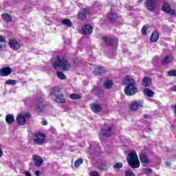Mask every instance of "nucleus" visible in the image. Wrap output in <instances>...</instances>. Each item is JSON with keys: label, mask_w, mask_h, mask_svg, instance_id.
<instances>
[{"label": "nucleus", "mask_w": 176, "mask_h": 176, "mask_svg": "<svg viewBox=\"0 0 176 176\" xmlns=\"http://www.w3.org/2000/svg\"><path fill=\"white\" fill-rule=\"evenodd\" d=\"M166 166H170V162H166Z\"/></svg>", "instance_id": "obj_52"}, {"label": "nucleus", "mask_w": 176, "mask_h": 176, "mask_svg": "<svg viewBox=\"0 0 176 176\" xmlns=\"http://www.w3.org/2000/svg\"><path fill=\"white\" fill-rule=\"evenodd\" d=\"M52 67L54 69L62 68L63 71H68L71 69V63L64 58L58 57L57 60L52 64Z\"/></svg>", "instance_id": "obj_2"}, {"label": "nucleus", "mask_w": 176, "mask_h": 176, "mask_svg": "<svg viewBox=\"0 0 176 176\" xmlns=\"http://www.w3.org/2000/svg\"><path fill=\"white\" fill-rule=\"evenodd\" d=\"M98 169L100 170L101 171H107V170H108V168H107V165L105 164H100L98 166Z\"/></svg>", "instance_id": "obj_34"}, {"label": "nucleus", "mask_w": 176, "mask_h": 176, "mask_svg": "<svg viewBox=\"0 0 176 176\" xmlns=\"http://www.w3.org/2000/svg\"><path fill=\"white\" fill-rule=\"evenodd\" d=\"M144 119H149L150 116L148 114H144Z\"/></svg>", "instance_id": "obj_46"}, {"label": "nucleus", "mask_w": 176, "mask_h": 176, "mask_svg": "<svg viewBox=\"0 0 176 176\" xmlns=\"http://www.w3.org/2000/svg\"><path fill=\"white\" fill-rule=\"evenodd\" d=\"M159 39V33L153 32L151 36V42H157Z\"/></svg>", "instance_id": "obj_21"}, {"label": "nucleus", "mask_w": 176, "mask_h": 176, "mask_svg": "<svg viewBox=\"0 0 176 176\" xmlns=\"http://www.w3.org/2000/svg\"><path fill=\"white\" fill-rule=\"evenodd\" d=\"M89 13V9L84 8L81 12L78 13V18L80 19V20H85Z\"/></svg>", "instance_id": "obj_16"}, {"label": "nucleus", "mask_w": 176, "mask_h": 176, "mask_svg": "<svg viewBox=\"0 0 176 176\" xmlns=\"http://www.w3.org/2000/svg\"><path fill=\"white\" fill-rule=\"evenodd\" d=\"M2 19H3L5 21H10L12 20V16L9 15V14H3L2 15Z\"/></svg>", "instance_id": "obj_31"}, {"label": "nucleus", "mask_w": 176, "mask_h": 176, "mask_svg": "<svg viewBox=\"0 0 176 176\" xmlns=\"http://www.w3.org/2000/svg\"><path fill=\"white\" fill-rule=\"evenodd\" d=\"M93 112H94L95 113H98V112H101V105L100 104H94L91 107Z\"/></svg>", "instance_id": "obj_19"}, {"label": "nucleus", "mask_w": 176, "mask_h": 176, "mask_svg": "<svg viewBox=\"0 0 176 176\" xmlns=\"http://www.w3.org/2000/svg\"><path fill=\"white\" fill-rule=\"evenodd\" d=\"M124 85H126L124 93L126 96H134L137 94V87L135 86V80L132 76H126L123 80Z\"/></svg>", "instance_id": "obj_1"}, {"label": "nucleus", "mask_w": 176, "mask_h": 176, "mask_svg": "<svg viewBox=\"0 0 176 176\" xmlns=\"http://www.w3.org/2000/svg\"><path fill=\"white\" fill-rule=\"evenodd\" d=\"M62 24H63V25H67V27L72 26V22H71L69 19H63L62 21Z\"/></svg>", "instance_id": "obj_28"}, {"label": "nucleus", "mask_w": 176, "mask_h": 176, "mask_svg": "<svg viewBox=\"0 0 176 176\" xmlns=\"http://www.w3.org/2000/svg\"><path fill=\"white\" fill-rule=\"evenodd\" d=\"M144 94L147 97H152L155 94V92L151 90L150 89L146 88L144 90Z\"/></svg>", "instance_id": "obj_23"}, {"label": "nucleus", "mask_w": 176, "mask_h": 176, "mask_svg": "<svg viewBox=\"0 0 176 176\" xmlns=\"http://www.w3.org/2000/svg\"><path fill=\"white\" fill-rule=\"evenodd\" d=\"M139 1V2H142V1H144V0H138Z\"/></svg>", "instance_id": "obj_53"}, {"label": "nucleus", "mask_w": 176, "mask_h": 176, "mask_svg": "<svg viewBox=\"0 0 176 176\" xmlns=\"http://www.w3.org/2000/svg\"><path fill=\"white\" fill-rule=\"evenodd\" d=\"M6 41H5V38H3V36H0V43H5Z\"/></svg>", "instance_id": "obj_43"}, {"label": "nucleus", "mask_w": 176, "mask_h": 176, "mask_svg": "<svg viewBox=\"0 0 176 176\" xmlns=\"http://www.w3.org/2000/svg\"><path fill=\"white\" fill-rule=\"evenodd\" d=\"M82 35H90L93 32V26L90 25H85L81 29Z\"/></svg>", "instance_id": "obj_12"}, {"label": "nucleus", "mask_w": 176, "mask_h": 176, "mask_svg": "<svg viewBox=\"0 0 176 176\" xmlns=\"http://www.w3.org/2000/svg\"><path fill=\"white\" fill-rule=\"evenodd\" d=\"M32 158L34 162V166H36V167H41V166H42V163H43V160L41 158V157L34 155H33Z\"/></svg>", "instance_id": "obj_15"}, {"label": "nucleus", "mask_w": 176, "mask_h": 176, "mask_svg": "<svg viewBox=\"0 0 176 176\" xmlns=\"http://www.w3.org/2000/svg\"><path fill=\"white\" fill-rule=\"evenodd\" d=\"M167 13H168V14H171V16H175L176 15L175 10H173V9L169 10Z\"/></svg>", "instance_id": "obj_40"}, {"label": "nucleus", "mask_w": 176, "mask_h": 176, "mask_svg": "<svg viewBox=\"0 0 176 176\" xmlns=\"http://www.w3.org/2000/svg\"><path fill=\"white\" fill-rule=\"evenodd\" d=\"M46 108V102L43 98H38L36 102V111L43 112Z\"/></svg>", "instance_id": "obj_7"}, {"label": "nucleus", "mask_w": 176, "mask_h": 176, "mask_svg": "<svg viewBox=\"0 0 176 176\" xmlns=\"http://www.w3.org/2000/svg\"><path fill=\"white\" fill-rule=\"evenodd\" d=\"M139 157L143 166H148V164H151V158H149L145 153H140Z\"/></svg>", "instance_id": "obj_11"}, {"label": "nucleus", "mask_w": 176, "mask_h": 176, "mask_svg": "<svg viewBox=\"0 0 176 176\" xmlns=\"http://www.w3.org/2000/svg\"><path fill=\"white\" fill-rule=\"evenodd\" d=\"M25 176H32V175H31V173H30L29 172H25Z\"/></svg>", "instance_id": "obj_49"}, {"label": "nucleus", "mask_w": 176, "mask_h": 176, "mask_svg": "<svg viewBox=\"0 0 176 176\" xmlns=\"http://www.w3.org/2000/svg\"><path fill=\"white\" fill-rule=\"evenodd\" d=\"M50 97L55 102H65L64 96L60 94V88L58 87H55L52 88V91L50 94Z\"/></svg>", "instance_id": "obj_3"}, {"label": "nucleus", "mask_w": 176, "mask_h": 176, "mask_svg": "<svg viewBox=\"0 0 176 176\" xmlns=\"http://www.w3.org/2000/svg\"><path fill=\"white\" fill-rule=\"evenodd\" d=\"M93 93L98 97H101V94H102V90L100 87H96L93 89Z\"/></svg>", "instance_id": "obj_24"}, {"label": "nucleus", "mask_w": 176, "mask_h": 176, "mask_svg": "<svg viewBox=\"0 0 176 176\" xmlns=\"http://www.w3.org/2000/svg\"><path fill=\"white\" fill-rule=\"evenodd\" d=\"M171 8H170V4L166 3L164 4L163 7H162V10L163 12H165L166 13H168V11L170 10Z\"/></svg>", "instance_id": "obj_29"}, {"label": "nucleus", "mask_w": 176, "mask_h": 176, "mask_svg": "<svg viewBox=\"0 0 176 176\" xmlns=\"http://www.w3.org/2000/svg\"><path fill=\"white\" fill-rule=\"evenodd\" d=\"M142 107H144V102L142 100H133L130 105L132 111H137L140 108H142Z\"/></svg>", "instance_id": "obj_9"}, {"label": "nucleus", "mask_w": 176, "mask_h": 176, "mask_svg": "<svg viewBox=\"0 0 176 176\" xmlns=\"http://www.w3.org/2000/svg\"><path fill=\"white\" fill-rule=\"evenodd\" d=\"M3 156V151H2V148H0V158Z\"/></svg>", "instance_id": "obj_45"}, {"label": "nucleus", "mask_w": 176, "mask_h": 176, "mask_svg": "<svg viewBox=\"0 0 176 176\" xmlns=\"http://www.w3.org/2000/svg\"><path fill=\"white\" fill-rule=\"evenodd\" d=\"M12 74V68L10 67H3L0 69L1 76H9Z\"/></svg>", "instance_id": "obj_14"}, {"label": "nucleus", "mask_w": 176, "mask_h": 176, "mask_svg": "<svg viewBox=\"0 0 176 176\" xmlns=\"http://www.w3.org/2000/svg\"><path fill=\"white\" fill-rule=\"evenodd\" d=\"M3 47V43H0V50Z\"/></svg>", "instance_id": "obj_50"}, {"label": "nucleus", "mask_w": 176, "mask_h": 176, "mask_svg": "<svg viewBox=\"0 0 176 176\" xmlns=\"http://www.w3.org/2000/svg\"><path fill=\"white\" fill-rule=\"evenodd\" d=\"M143 173L147 176H149L151 174H152V169L146 168L143 169Z\"/></svg>", "instance_id": "obj_33"}, {"label": "nucleus", "mask_w": 176, "mask_h": 176, "mask_svg": "<svg viewBox=\"0 0 176 176\" xmlns=\"http://www.w3.org/2000/svg\"><path fill=\"white\" fill-rule=\"evenodd\" d=\"M123 167V164L118 162L113 165V168L114 170H119L120 168H122Z\"/></svg>", "instance_id": "obj_32"}, {"label": "nucleus", "mask_w": 176, "mask_h": 176, "mask_svg": "<svg viewBox=\"0 0 176 176\" xmlns=\"http://www.w3.org/2000/svg\"><path fill=\"white\" fill-rule=\"evenodd\" d=\"M103 40L105 42L106 45H113V42H115V39L109 37H104L103 38Z\"/></svg>", "instance_id": "obj_25"}, {"label": "nucleus", "mask_w": 176, "mask_h": 176, "mask_svg": "<svg viewBox=\"0 0 176 176\" xmlns=\"http://www.w3.org/2000/svg\"><path fill=\"white\" fill-rule=\"evenodd\" d=\"M113 86V82L111 80H106L104 82V89H109Z\"/></svg>", "instance_id": "obj_20"}, {"label": "nucleus", "mask_w": 176, "mask_h": 176, "mask_svg": "<svg viewBox=\"0 0 176 176\" xmlns=\"http://www.w3.org/2000/svg\"><path fill=\"white\" fill-rule=\"evenodd\" d=\"M142 83L143 86H145V87H148V86H151V83H152V80L149 77L146 76L144 78Z\"/></svg>", "instance_id": "obj_18"}, {"label": "nucleus", "mask_w": 176, "mask_h": 176, "mask_svg": "<svg viewBox=\"0 0 176 176\" xmlns=\"http://www.w3.org/2000/svg\"><path fill=\"white\" fill-rule=\"evenodd\" d=\"M35 175H36V176H39V175H41V173H39V170H36V171L35 172Z\"/></svg>", "instance_id": "obj_48"}, {"label": "nucleus", "mask_w": 176, "mask_h": 176, "mask_svg": "<svg viewBox=\"0 0 176 176\" xmlns=\"http://www.w3.org/2000/svg\"><path fill=\"white\" fill-rule=\"evenodd\" d=\"M172 90H173V91H176V86H174V87L172 88Z\"/></svg>", "instance_id": "obj_51"}, {"label": "nucleus", "mask_w": 176, "mask_h": 176, "mask_svg": "<svg viewBox=\"0 0 176 176\" xmlns=\"http://www.w3.org/2000/svg\"><path fill=\"white\" fill-rule=\"evenodd\" d=\"M41 124H43V126H47V121L46 120L42 121Z\"/></svg>", "instance_id": "obj_44"}, {"label": "nucleus", "mask_w": 176, "mask_h": 176, "mask_svg": "<svg viewBox=\"0 0 176 176\" xmlns=\"http://www.w3.org/2000/svg\"><path fill=\"white\" fill-rule=\"evenodd\" d=\"M113 129L112 125L107 124L104 126V128L101 130V133L104 137H111V135L113 134Z\"/></svg>", "instance_id": "obj_10"}, {"label": "nucleus", "mask_w": 176, "mask_h": 176, "mask_svg": "<svg viewBox=\"0 0 176 176\" xmlns=\"http://www.w3.org/2000/svg\"><path fill=\"white\" fill-rule=\"evenodd\" d=\"M9 45L12 50H19L21 46L20 42L14 39L10 40Z\"/></svg>", "instance_id": "obj_13"}, {"label": "nucleus", "mask_w": 176, "mask_h": 176, "mask_svg": "<svg viewBox=\"0 0 176 176\" xmlns=\"http://www.w3.org/2000/svg\"><path fill=\"white\" fill-rule=\"evenodd\" d=\"M31 116L30 113H23V114H19L16 117V122L18 124H21L23 126V124H25V122H27V119H29V118Z\"/></svg>", "instance_id": "obj_8"}, {"label": "nucleus", "mask_w": 176, "mask_h": 176, "mask_svg": "<svg viewBox=\"0 0 176 176\" xmlns=\"http://www.w3.org/2000/svg\"><path fill=\"white\" fill-rule=\"evenodd\" d=\"M146 30H148V28H146V26H143L142 30L143 35H146Z\"/></svg>", "instance_id": "obj_42"}, {"label": "nucleus", "mask_w": 176, "mask_h": 176, "mask_svg": "<svg viewBox=\"0 0 176 176\" xmlns=\"http://www.w3.org/2000/svg\"><path fill=\"white\" fill-rule=\"evenodd\" d=\"M104 72H105V69H104V67H96V71L95 72V75H101L102 74H104Z\"/></svg>", "instance_id": "obj_26"}, {"label": "nucleus", "mask_w": 176, "mask_h": 176, "mask_svg": "<svg viewBox=\"0 0 176 176\" xmlns=\"http://www.w3.org/2000/svg\"><path fill=\"white\" fill-rule=\"evenodd\" d=\"M173 111L175 112V115L176 116V104H175L174 106H173Z\"/></svg>", "instance_id": "obj_47"}, {"label": "nucleus", "mask_w": 176, "mask_h": 176, "mask_svg": "<svg viewBox=\"0 0 176 176\" xmlns=\"http://www.w3.org/2000/svg\"><path fill=\"white\" fill-rule=\"evenodd\" d=\"M6 122L8 124H12L14 122V116L13 114H8L6 116Z\"/></svg>", "instance_id": "obj_17"}, {"label": "nucleus", "mask_w": 176, "mask_h": 176, "mask_svg": "<svg viewBox=\"0 0 176 176\" xmlns=\"http://www.w3.org/2000/svg\"><path fill=\"white\" fill-rule=\"evenodd\" d=\"M34 145H43L46 141V135L42 133H34L32 137Z\"/></svg>", "instance_id": "obj_5"}, {"label": "nucleus", "mask_w": 176, "mask_h": 176, "mask_svg": "<svg viewBox=\"0 0 176 176\" xmlns=\"http://www.w3.org/2000/svg\"><path fill=\"white\" fill-rule=\"evenodd\" d=\"M125 176H135V175L131 170H126L125 171Z\"/></svg>", "instance_id": "obj_38"}, {"label": "nucleus", "mask_w": 176, "mask_h": 176, "mask_svg": "<svg viewBox=\"0 0 176 176\" xmlns=\"http://www.w3.org/2000/svg\"><path fill=\"white\" fill-rule=\"evenodd\" d=\"M168 75V76H176V70L169 71Z\"/></svg>", "instance_id": "obj_39"}, {"label": "nucleus", "mask_w": 176, "mask_h": 176, "mask_svg": "<svg viewBox=\"0 0 176 176\" xmlns=\"http://www.w3.org/2000/svg\"><path fill=\"white\" fill-rule=\"evenodd\" d=\"M108 19L110 20H115L116 19H118V14H116V12H111L108 14Z\"/></svg>", "instance_id": "obj_27"}, {"label": "nucleus", "mask_w": 176, "mask_h": 176, "mask_svg": "<svg viewBox=\"0 0 176 176\" xmlns=\"http://www.w3.org/2000/svg\"><path fill=\"white\" fill-rule=\"evenodd\" d=\"M16 83V81L15 80H7L6 81V85H11L12 86H14Z\"/></svg>", "instance_id": "obj_36"}, {"label": "nucleus", "mask_w": 176, "mask_h": 176, "mask_svg": "<svg viewBox=\"0 0 176 176\" xmlns=\"http://www.w3.org/2000/svg\"><path fill=\"white\" fill-rule=\"evenodd\" d=\"M89 175L91 176H100V174H98V172L97 171H91L90 172Z\"/></svg>", "instance_id": "obj_41"}, {"label": "nucleus", "mask_w": 176, "mask_h": 176, "mask_svg": "<svg viewBox=\"0 0 176 176\" xmlns=\"http://www.w3.org/2000/svg\"><path fill=\"white\" fill-rule=\"evenodd\" d=\"M172 61H173V57L170 56H167L162 60V65H167V64H170V63H171Z\"/></svg>", "instance_id": "obj_22"}, {"label": "nucleus", "mask_w": 176, "mask_h": 176, "mask_svg": "<svg viewBox=\"0 0 176 176\" xmlns=\"http://www.w3.org/2000/svg\"><path fill=\"white\" fill-rule=\"evenodd\" d=\"M82 163H83V159L79 158L75 162L74 166L75 167H79L80 164H82Z\"/></svg>", "instance_id": "obj_35"}, {"label": "nucleus", "mask_w": 176, "mask_h": 176, "mask_svg": "<svg viewBox=\"0 0 176 176\" xmlns=\"http://www.w3.org/2000/svg\"><path fill=\"white\" fill-rule=\"evenodd\" d=\"M144 6L149 12H153V10L157 9L159 3L157 2V0H146Z\"/></svg>", "instance_id": "obj_6"}, {"label": "nucleus", "mask_w": 176, "mask_h": 176, "mask_svg": "<svg viewBox=\"0 0 176 176\" xmlns=\"http://www.w3.org/2000/svg\"><path fill=\"white\" fill-rule=\"evenodd\" d=\"M70 98L72 100H79V98H80V96L76 94H72L70 95Z\"/></svg>", "instance_id": "obj_37"}, {"label": "nucleus", "mask_w": 176, "mask_h": 176, "mask_svg": "<svg viewBox=\"0 0 176 176\" xmlns=\"http://www.w3.org/2000/svg\"><path fill=\"white\" fill-rule=\"evenodd\" d=\"M0 116H1V114H0Z\"/></svg>", "instance_id": "obj_54"}, {"label": "nucleus", "mask_w": 176, "mask_h": 176, "mask_svg": "<svg viewBox=\"0 0 176 176\" xmlns=\"http://www.w3.org/2000/svg\"><path fill=\"white\" fill-rule=\"evenodd\" d=\"M56 75L58 76V78H59V79H61L62 80H64L66 79V76L65 74H64L63 72H56Z\"/></svg>", "instance_id": "obj_30"}, {"label": "nucleus", "mask_w": 176, "mask_h": 176, "mask_svg": "<svg viewBox=\"0 0 176 176\" xmlns=\"http://www.w3.org/2000/svg\"><path fill=\"white\" fill-rule=\"evenodd\" d=\"M128 157L127 162L131 168H138L140 167V160L137 153L131 152L128 154Z\"/></svg>", "instance_id": "obj_4"}]
</instances>
